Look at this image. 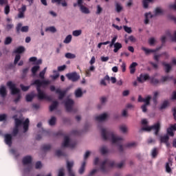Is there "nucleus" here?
I'll use <instances>...</instances> for the list:
<instances>
[{"instance_id":"f257e3e1","label":"nucleus","mask_w":176,"mask_h":176,"mask_svg":"<svg viewBox=\"0 0 176 176\" xmlns=\"http://www.w3.org/2000/svg\"><path fill=\"white\" fill-rule=\"evenodd\" d=\"M101 137L104 141H111L112 144H116L118 146L120 152H123V138L115 136L113 132L105 128L101 129Z\"/></svg>"},{"instance_id":"f03ea898","label":"nucleus","mask_w":176,"mask_h":176,"mask_svg":"<svg viewBox=\"0 0 176 176\" xmlns=\"http://www.w3.org/2000/svg\"><path fill=\"white\" fill-rule=\"evenodd\" d=\"M47 85H50V80H41L39 79L35 80L32 84V86H36V91L38 92V100H47L49 98L45 94V92L41 89L42 86H47Z\"/></svg>"},{"instance_id":"7ed1b4c3","label":"nucleus","mask_w":176,"mask_h":176,"mask_svg":"<svg viewBox=\"0 0 176 176\" xmlns=\"http://www.w3.org/2000/svg\"><path fill=\"white\" fill-rule=\"evenodd\" d=\"M124 164V162H122L120 164H115L114 161L107 159L100 163V169L103 174H107L109 171V168H112V167L122 168Z\"/></svg>"},{"instance_id":"20e7f679","label":"nucleus","mask_w":176,"mask_h":176,"mask_svg":"<svg viewBox=\"0 0 176 176\" xmlns=\"http://www.w3.org/2000/svg\"><path fill=\"white\" fill-rule=\"evenodd\" d=\"M152 99V97L151 96H148L145 98H142L141 95L138 96V102H144V104L142 105L141 108L142 110V112H146L148 109H146V107L148 105H151V100Z\"/></svg>"},{"instance_id":"39448f33","label":"nucleus","mask_w":176,"mask_h":176,"mask_svg":"<svg viewBox=\"0 0 176 176\" xmlns=\"http://www.w3.org/2000/svg\"><path fill=\"white\" fill-rule=\"evenodd\" d=\"M160 129V122H157L152 126L143 127L142 130H143L144 131H152L153 130V131H154L155 135H159Z\"/></svg>"},{"instance_id":"423d86ee","label":"nucleus","mask_w":176,"mask_h":176,"mask_svg":"<svg viewBox=\"0 0 176 176\" xmlns=\"http://www.w3.org/2000/svg\"><path fill=\"white\" fill-rule=\"evenodd\" d=\"M22 163L23 166H28V167L25 169V171L30 172L32 170V167L34 165L32 164V157L30 155L25 156L22 160Z\"/></svg>"},{"instance_id":"0eeeda50","label":"nucleus","mask_w":176,"mask_h":176,"mask_svg":"<svg viewBox=\"0 0 176 176\" xmlns=\"http://www.w3.org/2000/svg\"><path fill=\"white\" fill-rule=\"evenodd\" d=\"M61 146L62 148H75L76 146V142L70 141L69 137L65 136L64 142Z\"/></svg>"},{"instance_id":"6e6552de","label":"nucleus","mask_w":176,"mask_h":176,"mask_svg":"<svg viewBox=\"0 0 176 176\" xmlns=\"http://www.w3.org/2000/svg\"><path fill=\"white\" fill-rule=\"evenodd\" d=\"M66 78H67L69 80H72V82H78V80L80 79V76H79L76 72H74L67 74Z\"/></svg>"},{"instance_id":"1a4fd4ad","label":"nucleus","mask_w":176,"mask_h":176,"mask_svg":"<svg viewBox=\"0 0 176 176\" xmlns=\"http://www.w3.org/2000/svg\"><path fill=\"white\" fill-rule=\"evenodd\" d=\"M7 86L10 87L11 90V93L12 95L14 94H20V89L16 87V85L13 84L12 81H9L7 82Z\"/></svg>"},{"instance_id":"9d476101","label":"nucleus","mask_w":176,"mask_h":176,"mask_svg":"<svg viewBox=\"0 0 176 176\" xmlns=\"http://www.w3.org/2000/svg\"><path fill=\"white\" fill-rule=\"evenodd\" d=\"M74 102L72 99L68 98L65 101V107L67 112H72V107Z\"/></svg>"},{"instance_id":"9b49d317","label":"nucleus","mask_w":176,"mask_h":176,"mask_svg":"<svg viewBox=\"0 0 176 176\" xmlns=\"http://www.w3.org/2000/svg\"><path fill=\"white\" fill-rule=\"evenodd\" d=\"M27 11V6L22 5L21 8L18 9V19H24L25 13Z\"/></svg>"},{"instance_id":"f8f14e48","label":"nucleus","mask_w":176,"mask_h":176,"mask_svg":"<svg viewBox=\"0 0 176 176\" xmlns=\"http://www.w3.org/2000/svg\"><path fill=\"white\" fill-rule=\"evenodd\" d=\"M13 138L11 134L6 133L4 135V142L6 144V145H8V146H12V144Z\"/></svg>"},{"instance_id":"ddd939ff","label":"nucleus","mask_w":176,"mask_h":176,"mask_svg":"<svg viewBox=\"0 0 176 176\" xmlns=\"http://www.w3.org/2000/svg\"><path fill=\"white\" fill-rule=\"evenodd\" d=\"M151 79V76L148 74H141L139 77H138V80L140 83H144L146 80H149Z\"/></svg>"},{"instance_id":"4468645a","label":"nucleus","mask_w":176,"mask_h":176,"mask_svg":"<svg viewBox=\"0 0 176 176\" xmlns=\"http://www.w3.org/2000/svg\"><path fill=\"white\" fill-rule=\"evenodd\" d=\"M72 167H74V162L67 161V168L69 176H75Z\"/></svg>"},{"instance_id":"2eb2a0df","label":"nucleus","mask_w":176,"mask_h":176,"mask_svg":"<svg viewBox=\"0 0 176 176\" xmlns=\"http://www.w3.org/2000/svg\"><path fill=\"white\" fill-rule=\"evenodd\" d=\"M171 166H173V162H171V161H168L166 163L165 168L166 172L168 174H173V169H171Z\"/></svg>"},{"instance_id":"dca6fc26","label":"nucleus","mask_w":176,"mask_h":176,"mask_svg":"<svg viewBox=\"0 0 176 176\" xmlns=\"http://www.w3.org/2000/svg\"><path fill=\"white\" fill-rule=\"evenodd\" d=\"M108 118V115L105 113L100 115L99 116H96V120H97V122H104L105 120H107V118Z\"/></svg>"},{"instance_id":"f3484780","label":"nucleus","mask_w":176,"mask_h":176,"mask_svg":"<svg viewBox=\"0 0 176 176\" xmlns=\"http://www.w3.org/2000/svg\"><path fill=\"white\" fill-rule=\"evenodd\" d=\"M162 65L164 67L165 72L166 74L171 72V70L173 69V66H171V65L166 63V62H162Z\"/></svg>"},{"instance_id":"a211bd4d","label":"nucleus","mask_w":176,"mask_h":176,"mask_svg":"<svg viewBox=\"0 0 176 176\" xmlns=\"http://www.w3.org/2000/svg\"><path fill=\"white\" fill-rule=\"evenodd\" d=\"M94 71H96V67L94 65L89 67L88 69L85 70V76L90 78L91 76V72H94Z\"/></svg>"},{"instance_id":"6ab92c4d","label":"nucleus","mask_w":176,"mask_h":176,"mask_svg":"<svg viewBox=\"0 0 176 176\" xmlns=\"http://www.w3.org/2000/svg\"><path fill=\"white\" fill-rule=\"evenodd\" d=\"M166 36H169L172 42H176V31L174 32L173 34H171L170 30L166 32Z\"/></svg>"},{"instance_id":"aec40b11","label":"nucleus","mask_w":176,"mask_h":176,"mask_svg":"<svg viewBox=\"0 0 176 176\" xmlns=\"http://www.w3.org/2000/svg\"><path fill=\"white\" fill-rule=\"evenodd\" d=\"M56 94H58V100H63L64 97H65V92L63 91H61L60 88L56 89Z\"/></svg>"},{"instance_id":"412c9836","label":"nucleus","mask_w":176,"mask_h":176,"mask_svg":"<svg viewBox=\"0 0 176 176\" xmlns=\"http://www.w3.org/2000/svg\"><path fill=\"white\" fill-rule=\"evenodd\" d=\"M23 133H27L28 131V127L30 126V120L27 118L25 122H23Z\"/></svg>"},{"instance_id":"4be33fe9","label":"nucleus","mask_w":176,"mask_h":176,"mask_svg":"<svg viewBox=\"0 0 176 176\" xmlns=\"http://www.w3.org/2000/svg\"><path fill=\"white\" fill-rule=\"evenodd\" d=\"M137 65H138V63L133 62L129 66L130 74L132 75L135 73V67H137Z\"/></svg>"},{"instance_id":"5701e85b","label":"nucleus","mask_w":176,"mask_h":176,"mask_svg":"<svg viewBox=\"0 0 176 176\" xmlns=\"http://www.w3.org/2000/svg\"><path fill=\"white\" fill-rule=\"evenodd\" d=\"M6 88L5 87V86L1 85L0 87V96L1 97H2L3 98H5V97H6Z\"/></svg>"},{"instance_id":"b1692460","label":"nucleus","mask_w":176,"mask_h":176,"mask_svg":"<svg viewBox=\"0 0 176 176\" xmlns=\"http://www.w3.org/2000/svg\"><path fill=\"white\" fill-rule=\"evenodd\" d=\"M122 47H123V46L122 45V43H116L114 44V50H113L114 53H118L119 52V50H120V49H122Z\"/></svg>"},{"instance_id":"393cba45","label":"nucleus","mask_w":176,"mask_h":176,"mask_svg":"<svg viewBox=\"0 0 176 176\" xmlns=\"http://www.w3.org/2000/svg\"><path fill=\"white\" fill-rule=\"evenodd\" d=\"M141 50H143V52H145V54L146 55L151 54V53L156 52V50L147 49L145 47H142Z\"/></svg>"},{"instance_id":"a878e982","label":"nucleus","mask_w":176,"mask_h":176,"mask_svg":"<svg viewBox=\"0 0 176 176\" xmlns=\"http://www.w3.org/2000/svg\"><path fill=\"white\" fill-rule=\"evenodd\" d=\"M57 107H58V102L55 100L50 106V112H53V111H54V109H56L57 108Z\"/></svg>"},{"instance_id":"bb28decb","label":"nucleus","mask_w":176,"mask_h":176,"mask_svg":"<svg viewBox=\"0 0 176 176\" xmlns=\"http://www.w3.org/2000/svg\"><path fill=\"white\" fill-rule=\"evenodd\" d=\"M75 96L76 98H80L83 96V91H82V89L78 88L75 91Z\"/></svg>"},{"instance_id":"cd10ccee","label":"nucleus","mask_w":176,"mask_h":176,"mask_svg":"<svg viewBox=\"0 0 176 176\" xmlns=\"http://www.w3.org/2000/svg\"><path fill=\"white\" fill-rule=\"evenodd\" d=\"M168 140L169 138L168 135L162 136L160 138V142H163L164 144H166L167 146H168Z\"/></svg>"},{"instance_id":"c85d7f7f","label":"nucleus","mask_w":176,"mask_h":176,"mask_svg":"<svg viewBox=\"0 0 176 176\" xmlns=\"http://www.w3.org/2000/svg\"><path fill=\"white\" fill-rule=\"evenodd\" d=\"M157 155H159V149L157 148H154L151 151V156L153 159H155V157H157Z\"/></svg>"},{"instance_id":"c756f323","label":"nucleus","mask_w":176,"mask_h":176,"mask_svg":"<svg viewBox=\"0 0 176 176\" xmlns=\"http://www.w3.org/2000/svg\"><path fill=\"white\" fill-rule=\"evenodd\" d=\"M149 17L150 19H152L153 17V15L151 12L146 13L145 14V20H144V24H148L149 23Z\"/></svg>"},{"instance_id":"7c9ffc66","label":"nucleus","mask_w":176,"mask_h":176,"mask_svg":"<svg viewBox=\"0 0 176 176\" xmlns=\"http://www.w3.org/2000/svg\"><path fill=\"white\" fill-rule=\"evenodd\" d=\"M80 9L82 13H84L85 14H89V13H90V10L85 6H81V7H80Z\"/></svg>"},{"instance_id":"2f4dec72","label":"nucleus","mask_w":176,"mask_h":176,"mask_svg":"<svg viewBox=\"0 0 176 176\" xmlns=\"http://www.w3.org/2000/svg\"><path fill=\"white\" fill-rule=\"evenodd\" d=\"M149 80H150V82L154 85H159V83L160 82V81H159V79H157L155 77H150Z\"/></svg>"},{"instance_id":"473e14b6","label":"nucleus","mask_w":176,"mask_h":176,"mask_svg":"<svg viewBox=\"0 0 176 176\" xmlns=\"http://www.w3.org/2000/svg\"><path fill=\"white\" fill-rule=\"evenodd\" d=\"M25 52V48L23 46H20L16 49L14 51V53H19V54H21V53H24Z\"/></svg>"},{"instance_id":"72a5a7b5","label":"nucleus","mask_w":176,"mask_h":176,"mask_svg":"<svg viewBox=\"0 0 176 176\" xmlns=\"http://www.w3.org/2000/svg\"><path fill=\"white\" fill-rule=\"evenodd\" d=\"M42 151H44V152H46L47 151H50L52 149V146L50 144H43L41 146Z\"/></svg>"},{"instance_id":"f704fd0d","label":"nucleus","mask_w":176,"mask_h":176,"mask_svg":"<svg viewBox=\"0 0 176 176\" xmlns=\"http://www.w3.org/2000/svg\"><path fill=\"white\" fill-rule=\"evenodd\" d=\"M168 100H164L163 103L161 104L160 109H166L168 107Z\"/></svg>"},{"instance_id":"c9c22d12","label":"nucleus","mask_w":176,"mask_h":176,"mask_svg":"<svg viewBox=\"0 0 176 176\" xmlns=\"http://www.w3.org/2000/svg\"><path fill=\"white\" fill-rule=\"evenodd\" d=\"M126 148H135L137 143L135 142H129L124 145Z\"/></svg>"},{"instance_id":"e433bc0d","label":"nucleus","mask_w":176,"mask_h":176,"mask_svg":"<svg viewBox=\"0 0 176 176\" xmlns=\"http://www.w3.org/2000/svg\"><path fill=\"white\" fill-rule=\"evenodd\" d=\"M39 68H41V67H39V65L34 66L32 68V74L33 76H35V75H36V72H38V70L39 69Z\"/></svg>"},{"instance_id":"4c0bfd02","label":"nucleus","mask_w":176,"mask_h":176,"mask_svg":"<svg viewBox=\"0 0 176 176\" xmlns=\"http://www.w3.org/2000/svg\"><path fill=\"white\" fill-rule=\"evenodd\" d=\"M34 97H35V96H34V94H30L26 95V101L28 102H31V101H32V100H34Z\"/></svg>"},{"instance_id":"58836bf2","label":"nucleus","mask_w":176,"mask_h":176,"mask_svg":"<svg viewBox=\"0 0 176 176\" xmlns=\"http://www.w3.org/2000/svg\"><path fill=\"white\" fill-rule=\"evenodd\" d=\"M85 167H86V162L84 161L79 169V174H83L85 173Z\"/></svg>"},{"instance_id":"ea45409f","label":"nucleus","mask_w":176,"mask_h":176,"mask_svg":"<svg viewBox=\"0 0 176 176\" xmlns=\"http://www.w3.org/2000/svg\"><path fill=\"white\" fill-rule=\"evenodd\" d=\"M46 32H47V31H50V32H52L53 34H54V32H57V29H56L54 28V26H50L48 27L45 29Z\"/></svg>"},{"instance_id":"a19ab883","label":"nucleus","mask_w":176,"mask_h":176,"mask_svg":"<svg viewBox=\"0 0 176 176\" xmlns=\"http://www.w3.org/2000/svg\"><path fill=\"white\" fill-rule=\"evenodd\" d=\"M65 56L66 57V58H70V59L76 58V55L69 52L66 53Z\"/></svg>"},{"instance_id":"79ce46f5","label":"nucleus","mask_w":176,"mask_h":176,"mask_svg":"<svg viewBox=\"0 0 176 176\" xmlns=\"http://www.w3.org/2000/svg\"><path fill=\"white\" fill-rule=\"evenodd\" d=\"M173 76H165L162 77V82H167V80H173Z\"/></svg>"},{"instance_id":"37998d69","label":"nucleus","mask_w":176,"mask_h":176,"mask_svg":"<svg viewBox=\"0 0 176 176\" xmlns=\"http://www.w3.org/2000/svg\"><path fill=\"white\" fill-rule=\"evenodd\" d=\"M168 9H170V10L176 12V0L175 1L174 3H170L168 5Z\"/></svg>"},{"instance_id":"c03bdc74","label":"nucleus","mask_w":176,"mask_h":176,"mask_svg":"<svg viewBox=\"0 0 176 176\" xmlns=\"http://www.w3.org/2000/svg\"><path fill=\"white\" fill-rule=\"evenodd\" d=\"M100 153L102 155H107L108 153V149L107 148V146H103L100 148Z\"/></svg>"},{"instance_id":"a18cd8bd","label":"nucleus","mask_w":176,"mask_h":176,"mask_svg":"<svg viewBox=\"0 0 176 176\" xmlns=\"http://www.w3.org/2000/svg\"><path fill=\"white\" fill-rule=\"evenodd\" d=\"M56 118L54 116H52L51 119L49 120L50 126H54L56 124Z\"/></svg>"},{"instance_id":"49530a36","label":"nucleus","mask_w":176,"mask_h":176,"mask_svg":"<svg viewBox=\"0 0 176 176\" xmlns=\"http://www.w3.org/2000/svg\"><path fill=\"white\" fill-rule=\"evenodd\" d=\"M72 41V35L69 34L64 40L63 43H70Z\"/></svg>"},{"instance_id":"de8ad7c7","label":"nucleus","mask_w":176,"mask_h":176,"mask_svg":"<svg viewBox=\"0 0 176 176\" xmlns=\"http://www.w3.org/2000/svg\"><path fill=\"white\" fill-rule=\"evenodd\" d=\"M47 69V67H45L44 69L39 73V78L41 79H45V74H46V70Z\"/></svg>"},{"instance_id":"09e8293b","label":"nucleus","mask_w":176,"mask_h":176,"mask_svg":"<svg viewBox=\"0 0 176 176\" xmlns=\"http://www.w3.org/2000/svg\"><path fill=\"white\" fill-rule=\"evenodd\" d=\"M116 12L118 13H120V12H122V10H123V7H122V6H120L119 3H116Z\"/></svg>"},{"instance_id":"8fccbe9b","label":"nucleus","mask_w":176,"mask_h":176,"mask_svg":"<svg viewBox=\"0 0 176 176\" xmlns=\"http://www.w3.org/2000/svg\"><path fill=\"white\" fill-rule=\"evenodd\" d=\"M72 34L74 36H79L80 35H82V30H74L73 31Z\"/></svg>"},{"instance_id":"3c124183","label":"nucleus","mask_w":176,"mask_h":176,"mask_svg":"<svg viewBox=\"0 0 176 176\" xmlns=\"http://www.w3.org/2000/svg\"><path fill=\"white\" fill-rule=\"evenodd\" d=\"M12 37L8 36L6 38L5 41H4V45H10L12 43Z\"/></svg>"},{"instance_id":"603ef678","label":"nucleus","mask_w":176,"mask_h":176,"mask_svg":"<svg viewBox=\"0 0 176 176\" xmlns=\"http://www.w3.org/2000/svg\"><path fill=\"white\" fill-rule=\"evenodd\" d=\"M20 87H21L22 91H28V90H30V86H24V85L21 84Z\"/></svg>"},{"instance_id":"864d4df0","label":"nucleus","mask_w":176,"mask_h":176,"mask_svg":"<svg viewBox=\"0 0 176 176\" xmlns=\"http://www.w3.org/2000/svg\"><path fill=\"white\" fill-rule=\"evenodd\" d=\"M123 28L125 31V32H127V34H131L133 32V30H131V28L124 25Z\"/></svg>"},{"instance_id":"5fc2aeb1","label":"nucleus","mask_w":176,"mask_h":176,"mask_svg":"<svg viewBox=\"0 0 176 176\" xmlns=\"http://www.w3.org/2000/svg\"><path fill=\"white\" fill-rule=\"evenodd\" d=\"M21 28H23V24L22 23H18L16 27V33L19 34V32L21 31Z\"/></svg>"},{"instance_id":"6e6d98bb","label":"nucleus","mask_w":176,"mask_h":176,"mask_svg":"<svg viewBox=\"0 0 176 176\" xmlns=\"http://www.w3.org/2000/svg\"><path fill=\"white\" fill-rule=\"evenodd\" d=\"M149 2H152V0H143V6L144 9H148Z\"/></svg>"},{"instance_id":"4d7b16f0","label":"nucleus","mask_w":176,"mask_h":176,"mask_svg":"<svg viewBox=\"0 0 176 176\" xmlns=\"http://www.w3.org/2000/svg\"><path fill=\"white\" fill-rule=\"evenodd\" d=\"M4 13L5 14H8L10 13V6L9 5H6L4 8Z\"/></svg>"},{"instance_id":"13d9d810","label":"nucleus","mask_w":176,"mask_h":176,"mask_svg":"<svg viewBox=\"0 0 176 176\" xmlns=\"http://www.w3.org/2000/svg\"><path fill=\"white\" fill-rule=\"evenodd\" d=\"M55 155H56V156H58V157L65 156V153L64 152L61 151L60 150L56 151L55 153Z\"/></svg>"},{"instance_id":"bf43d9fd","label":"nucleus","mask_w":176,"mask_h":176,"mask_svg":"<svg viewBox=\"0 0 176 176\" xmlns=\"http://www.w3.org/2000/svg\"><path fill=\"white\" fill-rule=\"evenodd\" d=\"M27 74H28V68H25L22 70V78L24 79L25 76H27Z\"/></svg>"},{"instance_id":"052dcab7","label":"nucleus","mask_w":176,"mask_h":176,"mask_svg":"<svg viewBox=\"0 0 176 176\" xmlns=\"http://www.w3.org/2000/svg\"><path fill=\"white\" fill-rule=\"evenodd\" d=\"M23 120L19 119L15 121V127H19V126H21L23 124Z\"/></svg>"},{"instance_id":"680f3d73","label":"nucleus","mask_w":176,"mask_h":176,"mask_svg":"<svg viewBox=\"0 0 176 176\" xmlns=\"http://www.w3.org/2000/svg\"><path fill=\"white\" fill-rule=\"evenodd\" d=\"M17 134H19V128L16 126H14V128L13 129V131H12V135H13V137H16V135H17Z\"/></svg>"},{"instance_id":"e2e57ef3","label":"nucleus","mask_w":176,"mask_h":176,"mask_svg":"<svg viewBox=\"0 0 176 176\" xmlns=\"http://www.w3.org/2000/svg\"><path fill=\"white\" fill-rule=\"evenodd\" d=\"M120 130L122 131V133H127V127L126 125L120 126Z\"/></svg>"},{"instance_id":"0e129e2a","label":"nucleus","mask_w":176,"mask_h":176,"mask_svg":"<svg viewBox=\"0 0 176 176\" xmlns=\"http://www.w3.org/2000/svg\"><path fill=\"white\" fill-rule=\"evenodd\" d=\"M20 58H21V56L20 54H16L14 58V64L16 65L20 61Z\"/></svg>"},{"instance_id":"69168bd1","label":"nucleus","mask_w":176,"mask_h":176,"mask_svg":"<svg viewBox=\"0 0 176 176\" xmlns=\"http://www.w3.org/2000/svg\"><path fill=\"white\" fill-rule=\"evenodd\" d=\"M167 133L170 135V137H174V132L173 130L169 127L167 129Z\"/></svg>"},{"instance_id":"338daca9","label":"nucleus","mask_w":176,"mask_h":176,"mask_svg":"<svg viewBox=\"0 0 176 176\" xmlns=\"http://www.w3.org/2000/svg\"><path fill=\"white\" fill-rule=\"evenodd\" d=\"M35 168H36V170H39V168H42V162H41V161H38L36 163Z\"/></svg>"},{"instance_id":"774afa93","label":"nucleus","mask_w":176,"mask_h":176,"mask_svg":"<svg viewBox=\"0 0 176 176\" xmlns=\"http://www.w3.org/2000/svg\"><path fill=\"white\" fill-rule=\"evenodd\" d=\"M65 174L64 173V168L59 169L58 176H64Z\"/></svg>"}]
</instances>
